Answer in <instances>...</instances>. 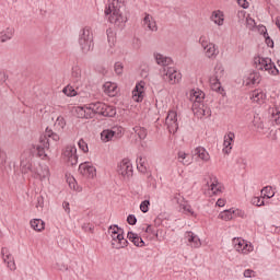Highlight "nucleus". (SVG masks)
Returning <instances> with one entry per match:
<instances>
[{
    "label": "nucleus",
    "mask_w": 280,
    "mask_h": 280,
    "mask_svg": "<svg viewBox=\"0 0 280 280\" xmlns=\"http://www.w3.org/2000/svg\"><path fill=\"white\" fill-rule=\"evenodd\" d=\"M153 56L156 65H160V67H164L163 70H161V75L164 82H170V84H176V82L180 81V79L183 78L180 72H178L175 68L170 67V65H172L173 62L172 58L161 55L160 52H154Z\"/></svg>",
    "instance_id": "obj_3"
},
{
    "label": "nucleus",
    "mask_w": 280,
    "mask_h": 280,
    "mask_svg": "<svg viewBox=\"0 0 280 280\" xmlns=\"http://www.w3.org/2000/svg\"><path fill=\"white\" fill-rule=\"evenodd\" d=\"M269 113L271 115V119L277 126L280 124V106H275L269 108Z\"/></svg>",
    "instance_id": "obj_34"
},
{
    "label": "nucleus",
    "mask_w": 280,
    "mask_h": 280,
    "mask_svg": "<svg viewBox=\"0 0 280 280\" xmlns=\"http://www.w3.org/2000/svg\"><path fill=\"white\" fill-rule=\"evenodd\" d=\"M108 235L112 237V247L119 250L128 246V240L124 237V230L119 225L114 224L108 228Z\"/></svg>",
    "instance_id": "obj_6"
},
{
    "label": "nucleus",
    "mask_w": 280,
    "mask_h": 280,
    "mask_svg": "<svg viewBox=\"0 0 280 280\" xmlns=\"http://www.w3.org/2000/svg\"><path fill=\"white\" fill-rule=\"evenodd\" d=\"M121 137V128L113 127L112 129H105L101 132V139L104 143L113 141V139H119Z\"/></svg>",
    "instance_id": "obj_13"
},
{
    "label": "nucleus",
    "mask_w": 280,
    "mask_h": 280,
    "mask_svg": "<svg viewBox=\"0 0 280 280\" xmlns=\"http://www.w3.org/2000/svg\"><path fill=\"white\" fill-rule=\"evenodd\" d=\"M30 224L32 229L38 233H40V231H45V221L42 219H33L31 220Z\"/></svg>",
    "instance_id": "obj_32"
},
{
    "label": "nucleus",
    "mask_w": 280,
    "mask_h": 280,
    "mask_svg": "<svg viewBox=\"0 0 280 280\" xmlns=\"http://www.w3.org/2000/svg\"><path fill=\"white\" fill-rule=\"evenodd\" d=\"M62 208L66 211V213H68V214L71 213V208H70L69 201H63Z\"/></svg>",
    "instance_id": "obj_52"
},
{
    "label": "nucleus",
    "mask_w": 280,
    "mask_h": 280,
    "mask_svg": "<svg viewBox=\"0 0 280 280\" xmlns=\"http://www.w3.org/2000/svg\"><path fill=\"white\" fill-rule=\"evenodd\" d=\"M252 205H254L255 207H264V205L266 203L264 202V197H253Z\"/></svg>",
    "instance_id": "obj_43"
},
{
    "label": "nucleus",
    "mask_w": 280,
    "mask_h": 280,
    "mask_svg": "<svg viewBox=\"0 0 280 280\" xmlns=\"http://www.w3.org/2000/svg\"><path fill=\"white\" fill-rule=\"evenodd\" d=\"M8 80V75H5V72L0 71V84H3Z\"/></svg>",
    "instance_id": "obj_56"
},
{
    "label": "nucleus",
    "mask_w": 280,
    "mask_h": 280,
    "mask_svg": "<svg viewBox=\"0 0 280 280\" xmlns=\"http://www.w3.org/2000/svg\"><path fill=\"white\" fill-rule=\"evenodd\" d=\"M224 205H226V200H224V199H218V201H217V207H224Z\"/></svg>",
    "instance_id": "obj_60"
},
{
    "label": "nucleus",
    "mask_w": 280,
    "mask_h": 280,
    "mask_svg": "<svg viewBox=\"0 0 280 280\" xmlns=\"http://www.w3.org/2000/svg\"><path fill=\"white\" fill-rule=\"evenodd\" d=\"M63 93L65 95H67L68 97H75V95H78V92L75 91V89H73V86L71 85H67L63 89Z\"/></svg>",
    "instance_id": "obj_41"
},
{
    "label": "nucleus",
    "mask_w": 280,
    "mask_h": 280,
    "mask_svg": "<svg viewBox=\"0 0 280 280\" xmlns=\"http://www.w3.org/2000/svg\"><path fill=\"white\" fill-rule=\"evenodd\" d=\"M70 189H75V178H70L68 180Z\"/></svg>",
    "instance_id": "obj_57"
},
{
    "label": "nucleus",
    "mask_w": 280,
    "mask_h": 280,
    "mask_svg": "<svg viewBox=\"0 0 280 280\" xmlns=\"http://www.w3.org/2000/svg\"><path fill=\"white\" fill-rule=\"evenodd\" d=\"M210 84L212 91H215V93H224V89H222V83H220L218 75L210 78Z\"/></svg>",
    "instance_id": "obj_30"
},
{
    "label": "nucleus",
    "mask_w": 280,
    "mask_h": 280,
    "mask_svg": "<svg viewBox=\"0 0 280 280\" xmlns=\"http://www.w3.org/2000/svg\"><path fill=\"white\" fill-rule=\"evenodd\" d=\"M240 215H244V212H242V210L231 208L229 210L220 212L219 218L221 220H224L225 222H229L230 220H234V218H238Z\"/></svg>",
    "instance_id": "obj_18"
},
{
    "label": "nucleus",
    "mask_w": 280,
    "mask_h": 280,
    "mask_svg": "<svg viewBox=\"0 0 280 280\" xmlns=\"http://www.w3.org/2000/svg\"><path fill=\"white\" fill-rule=\"evenodd\" d=\"M79 45L83 54H89V51H92L93 31L90 26H85L79 32Z\"/></svg>",
    "instance_id": "obj_7"
},
{
    "label": "nucleus",
    "mask_w": 280,
    "mask_h": 280,
    "mask_svg": "<svg viewBox=\"0 0 280 280\" xmlns=\"http://www.w3.org/2000/svg\"><path fill=\"white\" fill-rule=\"evenodd\" d=\"M165 124L171 135L178 132V114L175 110H170L166 116Z\"/></svg>",
    "instance_id": "obj_11"
},
{
    "label": "nucleus",
    "mask_w": 280,
    "mask_h": 280,
    "mask_svg": "<svg viewBox=\"0 0 280 280\" xmlns=\"http://www.w3.org/2000/svg\"><path fill=\"white\" fill-rule=\"evenodd\" d=\"M260 82H261V77L258 74V72H252L245 79L246 86H253L255 84H259Z\"/></svg>",
    "instance_id": "obj_28"
},
{
    "label": "nucleus",
    "mask_w": 280,
    "mask_h": 280,
    "mask_svg": "<svg viewBox=\"0 0 280 280\" xmlns=\"http://www.w3.org/2000/svg\"><path fill=\"white\" fill-rule=\"evenodd\" d=\"M142 25L149 32H159V25H156V20L150 13H144V18L142 20Z\"/></svg>",
    "instance_id": "obj_20"
},
{
    "label": "nucleus",
    "mask_w": 280,
    "mask_h": 280,
    "mask_svg": "<svg viewBox=\"0 0 280 280\" xmlns=\"http://www.w3.org/2000/svg\"><path fill=\"white\" fill-rule=\"evenodd\" d=\"M266 43L269 47H275V42L270 37H266Z\"/></svg>",
    "instance_id": "obj_59"
},
{
    "label": "nucleus",
    "mask_w": 280,
    "mask_h": 280,
    "mask_svg": "<svg viewBox=\"0 0 280 280\" xmlns=\"http://www.w3.org/2000/svg\"><path fill=\"white\" fill-rule=\"evenodd\" d=\"M233 246L235 250L242 255H248V253H253V245L246 242L244 238H233Z\"/></svg>",
    "instance_id": "obj_12"
},
{
    "label": "nucleus",
    "mask_w": 280,
    "mask_h": 280,
    "mask_svg": "<svg viewBox=\"0 0 280 280\" xmlns=\"http://www.w3.org/2000/svg\"><path fill=\"white\" fill-rule=\"evenodd\" d=\"M258 128H260V130H264V124H260Z\"/></svg>",
    "instance_id": "obj_62"
},
{
    "label": "nucleus",
    "mask_w": 280,
    "mask_h": 280,
    "mask_svg": "<svg viewBox=\"0 0 280 280\" xmlns=\"http://www.w3.org/2000/svg\"><path fill=\"white\" fill-rule=\"evenodd\" d=\"M211 22L215 25H224V14L221 11H214L211 15Z\"/></svg>",
    "instance_id": "obj_33"
},
{
    "label": "nucleus",
    "mask_w": 280,
    "mask_h": 280,
    "mask_svg": "<svg viewBox=\"0 0 280 280\" xmlns=\"http://www.w3.org/2000/svg\"><path fill=\"white\" fill-rule=\"evenodd\" d=\"M261 195L264 196L262 198H273L275 197V191H272V187L266 186L261 190Z\"/></svg>",
    "instance_id": "obj_40"
},
{
    "label": "nucleus",
    "mask_w": 280,
    "mask_h": 280,
    "mask_svg": "<svg viewBox=\"0 0 280 280\" xmlns=\"http://www.w3.org/2000/svg\"><path fill=\"white\" fill-rule=\"evenodd\" d=\"M133 131L138 135L139 139L143 140L148 137V130L143 127H133Z\"/></svg>",
    "instance_id": "obj_38"
},
{
    "label": "nucleus",
    "mask_w": 280,
    "mask_h": 280,
    "mask_svg": "<svg viewBox=\"0 0 280 280\" xmlns=\"http://www.w3.org/2000/svg\"><path fill=\"white\" fill-rule=\"evenodd\" d=\"M145 96V82H139L133 91H132V100L133 102H143V97Z\"/></svg>",
    "instance_id": "obj_19"
},
{
    "label": "nucleus",
    "mask_w": 280,
    "mask_h": 280,
    "mask_svg": "<svg viewBox=\"0 0 280 280\" xmlns=\"http://www.w3.org/2000/svg\"><path fill=\"white\" fill-rule=\"evenodd\" d=\"M266 92H264L262 90H254L250 93V100L252 102H254L255 104H265L266 103Z\"/></svg>",
    "instance_id": "obj_24"
},
{
    "label": "nucleus",
    "mask_w": 280,
    "mask_h": 280,
    "mask_svg": "<svg viewBox=\"0 0 280 280\" xmlns=\"http://www.w3.org/2000/svg\"><path fill=\"white\" fill-rule=\"evenodd\" d=\"M233 143H235V133L230 131L224 136L223 140L224 154H231V151L233 150Z\"/></svg>",
    "instance_id": "obj_21"
},
{
    "label": "nucleus",
    "mask_w": 280,
    "mask_h": 280,
    "mask_svg": "<svg viewBox=\"0 0 280 280\" xmlns=\"http://www.w3.org/2000/svg\"><path fill=\"white\" fill-rule=\"evenodd\" d=\"M82 230L85 231V233H93V225H91L90 223H84L82 225Z\"/></svg>",
    "instance_id": "obj_50"
},
{
    "label": "nucleus",
    "mask_w": 280,
    "mask_h": 280,
    "mask_svg": "<svg viewBox=\"0 0 280 280\" xmlns=\"http://www.w3.org/2000/svg\"><path fill=\"white\" fill-rule=\"evenodd\" d=\"M184 240H186V244L190 248H200V246H202L200 237L191 231L185 232Z\"/></svg>",
    "instance_id": "obj_16"
},
{
    "label": "nucleus",
    "mask_w": 280,
    "mask_h": 280,
    "mask_svg": "<svg viewBox=\"0 0 280 280\" xmlns=\"http://www.w3.org/2000/svg\"><path fill=\"white\" fill-rule=\"evenodd\" d=\"M174 200H176L177 205H179L180 209H183L184 213H189L190 215H195L194 209L190 205L185 201V198L180 197V195H176L174 197Z\"/></svg>",
    "instance_id": "obj_25"
},
{
    "label": "nucleus",
    "mask_w": 280,
    "mask_h": 280,
    "mask_svg": "<svg viewBox=\"0 0 280 280\" xmlns=\"http://www.w3.org/2000/svg\"><path fill=\"white\" fill-rule=\"evenodd\" d=\"M38 207L40 209H43V207H45V199L43 198V196L37 197V205L36 208L38 209Z\"/></svg>",
    "instance_id": "obj_51"
},
{
    "label": "nucleus",
    "mask_w": 280,
    "mask_h": 280,
    "mask_svg": "<svg viewBox=\"0 0 280 280\" xmlns=\"http://www.w3.org/2000/svg\"><path fill=\"white\" fill-rule=\"evenodd\" d=\"M199 44L203 49L206 58H209L210 60H215V58H218L220 50H218V46L215 44L209 42L207 36L201 35L199 38Z\"/></svg>",
    "instance_id": "obj_9"
},
{
    "label": "nucleus",
    "mask_w": 280,
    "mask_h": 280,
    "mask_svg": "<svg viewBox=\"0 0 280 280\" xmlns=\"http://www.w3.org/2000/svg\"><path fill=\"white\" fill-rule=\"evenodd\" d=\"M107 40H108V43L112 42V45H113V43H115V34L113 33V30H110V28L107 30Z\"/></svg>",
    "instance_id": "obj_49"
},
{
    "label": "nucleus",
    "mask_w": 280,
    "mask_h": 280,
    "mask_svg": "<svg viewBox=\"0 0 280 280\" xmlns=\"http://www.w3.org/2000/svg\"><path fill=\"white\" fill-rule=\"evenodd\" d=\"M195 154H197L201 161H209V152H207L206 148L197 147Z\"/></svg>",
    "instance_id": "obj_35"
},
{
    "label": "nucleus",
    "mask_w": 280,
    "mask_h": 280,
    "mask_svg": "<svg viewBox=\"0 0 280 280\" xmlns=\"http://www.w3.org/2000/svg\"><path fill=\"white\" fill-rule=\"evenodd\" d=\"M78 145H79V150H81L85 154L86 152H89V144L86 143V141H84V139H80L78 142Z\"/></svg>",
    "instance_id": "obj_44"
},
{
    "label": "nucleus",
    "mask_w": 280,
    "mask_h": 280,
    "mask_svg": "<svg viewBox=\"0 0 280 280\" xmlns=\"http://www.w3.org/2000/svg\"><path fill=\"white\" fill-rule=\"evenodd\" d=\"M55 128L56 130H65V126H67V121L65 120V117L59 116L55 121Z\"/></svg>",
    "instance_id": "obj_37"
},
{
    "label": "nucleus",
    "mask_w": 280,
    "mask_h": 280,
    "mask_svg": "<svg viewBox=\"0 0 280 280\" xmlns=\"http://www.w3.org/2000/svg\"><path fill=\"white\" fill-rule=\"evenodd\" d=\"M20 170L22 174H31L32 178L36 180H49L51 172L47 164H34L32 163V155L30 153H24L21 155Z\"/></svg>",
    "instance_id": "obj_1"
},
{
    "label": "nucleus",
    "mask_w": 280,
    "mask_h": 280,
    "mask_svg": "<svg viewBox=\"0 0 280 280\" xmlns=\"http://www.w3.org/2000/svg\"><path fill=\"white\" fill-rule=\"evenodd\" d=\"M127 222L130 226H135V224H137V217L135 214H129L127 217Z\"/></svg>",
    "instance_id": "obj_48"
},
{
    "label": "nucleus",
    "mask_w": 280,
    "mask_h": 280,
    "mask_svg": "<svg viewBox=\"0 0 280 280\" xmlns=\"http://www.w3.org/2000/svg\"><path fill=\"white\" fill-rule=\"evenodd\" d=\"M253 275H255V271H253V270H250V269H246V270L244 271V277H245L246 279H250V277H253Z\"/></svg>",
    "instance_id": "obj_55"
},
{
    "label": "nucleus",
    "mask_w": 280,
    "mask_h": 280,
    "mask_svg": "<svg viewBox=\"0 0 280 280\" xmlns=\"http://www.w3.org/2000/svg\"><path fill=\"white\" fill-rule=\"evenodd\" d=\"M115 69V73H117V75H121L124 73V63L121 62H116L114 66Z\"/></svg>",
    "instance_id": "obj_46"
},
{
    "label": "nucleus",
    "mask_w": 280,
    "mask_h": 280,
    "mask_svg": "<svg viewBox=\"0 0 280 280\" xmlns=\"http://www.w3.org/2000/svg\"><path fill=\"white\" fill-rule=\"evenodd\" d=\"M214 71H221V73H222L224 70H221V68L215 67Z\"/></svg>",
    "instance_id": "obj_61"
},
{
    "label": "nucleus",
    "mask_w": 280,
    "mask_h": 280,
    "mask_svg": "<svg viewBox=\"0 0 280 280\" xmlns=\"http://www.w3.org/2000/svg\"><path fill=\"white\" fill-rule=\"evenodd\" d=\"M103 91L109 97H115V95H117V83L106 82L103 85Z\"/></svg>",
    "instance_id": "obj_27"
},
{
    "label": "nucleus",
    "mask_w": 280,
    "mask_h": 280,
    "mask_svg": "<svg viewBox=\"0 0 280 280\" xmlns=\"http://www.w3.org/2000/svg\"><path fill=\"white\" fill-rule=\"evenodd\" d=\"M82 78V70L80 67L75 66L72 68V79L74 82H80V79Z\"/></svg>",
    "instance_id": "obj_39"
},
{
    "label": "nucleus",
    "mask_w": 280,
    "mask_h": 280,
    "mask_svg": "<svg viewBox=\"0 0 280 280\" xmlns=\"http://www.w3.org/2000/svg\"><path fill=\"white\" fill-rule=\"evenodd\" d=\"M124 7L122 0H108L105 7V16H109V23L117 25H121V23H126V19L124 14H121V8Z\"/></svg>",
    "instance_id": "obj_5"
},
{
    "label": "nucleus",
    "mask_w": 280,
    "mask_h": 280,
    "mask_svg": "<svg viewBox=\"0 0 280 280\" xmlns=\"http://www.w3.org/2000/svg\"><path fill=\"white\" fill-rule=\"evenodd\" d=\"M192 113L196 117L202 119V117H211V108H209L203 103H192Z\"/></svg>",
    "instance_id": "obj_14"
},
{
    "label": "nucleus",
    "mask_w": 280,
    "mask_h": 280,
    "mask_svg": "<svg viewBox=\"0 0 280 280\" xmlns=\"http://www.w3.org/2000/svg\"><path fill=\"white\" fill-rule=\"evenodd\" d=\"M62 159L68 165H78V148L75 144H68L62 149Z\"/></svg>",
    "instance_id": "obj_10"
},
{
    "label": "nucleus",
    "mask_w": 280,
    "mask_h": 280,
    "mask_svg": "<svg viewBox=\"0 0 280 280\" xmlns=\"http://www.w3.org/2000/svg\"><path fill=\"white\" fill-rule=\"evenodd\" d=\"M51 141L54 143H58L60 141V136L54 130L49 129V127L46 128L45 135L39 137L38 144L36 145L37 155L43 161L49 160V156L47 155V150L51 147Z\"/></svg>",
    "instance_id": "obj_4"
},
{
    "label": "nucleus",
    "mask_w": 280,
    "mask_h": 280,
    "mask_svg": "<svg viewBox=\"0 0 280 280\" xmlns=\"http://www.w3.org/2000/svg\"><path fill=\"white\" fill-rule=\"evenodd\" d=\"M190 102H192V104H202V102H205V93L200 91H194L190 94Z\"/></svg>",
    "instance_id": "obj_31"
},
{
    "label": "nucleus",
    "mask_w": 280,
    "mask_h": 280,
    "mask_svg": "<svg viewBox=\"0 0 280 280\" xmlns=\"http://www.w3.org/2000/svg\"><path fill=\"white\" fill-rule=\"evenodd\" d=\"M12 36H14V30L12 27H7L4 31L0 32V43L12 40Z\"/></svg>",
    "instance_id": "obj_29"
},
{
    "label": "nucleus",
    "mask_w": 280,
    "mask_h": 280,
    "mask_svg": "<svg viewBox=\"0 0 280 280\" xmlns=\"http://www.w3.org/2000/svg\"><path fill=\"white\" fill-rule=\"evenodd\" d=\"M254 62L259 71H267L269 75H279V69H277L272 59L268 57H256Z\"/></svg>",
    "instance_id": "obj_8"
},
{
    "label": "nucleus",
    "mask_w": 280,
    "mask_h": 280,
    "mask_svg": "<svg viewBox=\"0 0 280 280\" xmlns=\"http://www.w3.org/2000/svg\"><path fill=\"white\" fill-rule=\"evenodd\" d=\"M136 163L137 170H139V172H141L142 174H145V172H148V167L145 166V158L138 156Z\"/></svg>",
    "instance_id": "obj_36"
},
{
    "label": "nucleus",
    "mask_w": 280,
    "mask_h": 280,
    "mask_svg": "<svg viewBox=\"0 0 280 280\" xmlns=\"http://www.w3.org/2000/svg\"><path fill=\"white\" fill-rule=\"evenodd\" d=\"M7 159L5 153L0 150V165H5Z\"/></svg>",
    "instance_id": "obj_53"
},
{
    "label": "nucleus",
    "mask_w": 280,
    "mask_h": 280,
    "mask_svg": "<svg viewBox=\"0 0 280 280\" xmlns=\"http://www.w3.org/2000/svg\"><path fill=\"white\" fill-rule=\"evenodd\" d=\"M142 231H144V233H148L149 235H159L154 231V228L152 225H147L145 228H142Z\"/></svg>",
    "instance_id": "obj_47"
},
{
    "label": "nucleus",
    "mask_w": 280,
    "mask_h": 280,
    "mask_svg": "<svg viewBox=\"0 0 280 280\" xmlns=\"http://www.w3.org/2000/svg\"><path fill=\"white\" fill-rule=\"evenodd\" d=\"M177 159L183 165H189V161H185V159H187V153H185V151H179L177 153Z\"/></svg>",
    "instance_id": "obj_42"
},
{
    "label": "nucleus",
    "mask_w": 280,
    "mask_h": 280,
    "mask_svg": "<svg viewBox=\"0 0 280 280\" xmlns=\"http://www.w3.org/2000/svg\"><path fill=\"white\" fill-rule=\"evenodd\" d=\"M247 25H250L252 27H255V20L252 18H246Z\"/></svg>",
    "instance_id": "obj_58"
},
{
    "label": "nucleus",
    "mask_w": 280,
    "mask_h": 280,
    "mask_svg": "<svg viewBox=\"0 0 280 280\" xmlns=\"http://www.w3.org/2000/svg\"><path fill=\"white\" fill-rule=\"evenodd\" d=\"M238 5H241V8H244V10H246L248 8V1L247 0H237Z\"/></svg>",
    "instance_id": "obj_54"
},
{
    "label": "nucleus",
    "mask_w": 280,
    "mask_h": 280,
    "mask_svg": "<svg viewBox=\"0 0 280 280\" xmlns=\"http://www.w3.org/2000/svg\"><path fill=\"white\" fill-rule=\"evenodd\" d=\"M79 172L86 178H95L97 175V170L90 162L81 163L79 165Z\"/></svg>",
    "instance_id": "obj_17"
},
{
    "label": "nucleus",
    "mask_w": 280,
    "mask_h": 280,
    "mask_svg": "<svg viewBox=\"0 0 280 280\" xmlns=\"http://www.w3.org/2000/svg\"><path fill=\"white\" fill-rule=\"evenodd\" d=\"M1 255L4 264H7L8 268L11 270H16V262H14V256L10 254V250L7 247H2Z\"/></svg>",
    "instance_id": "obj_22"
},
{
    "label": "nucleus",
    "mask_w": 280,
    "mask_h": 280,
    "mask_svg": "<svg viewBox=\"0 0 280 280\" xmlns=\"http://www.w3.org/2000/svg\"><path fill=\"white\" fill-rule=\"evenodd\" d=\"M127 240H129V242H132V244L136 245L138 248H143V246H145V242L143 241V238L135 232H128Z\"/></svg>",
    "instance_id": "obj_26"
},
{
    "label": "nucleus",
    "mask_w": 280,
    "mask_h": 280,
    "mask_svg": "<svg viewBox=\"0 0 280 280\" xmlns=\"http://www.w3.org/2000/svg\"><path fill=\"white\" fill-rule=\"evenodd\" d=\"M140 210L142 213H148L150 211V200H144L140 203Z\"/></svg>",
    "instance_id": "obj_45"
},
{
    "label": "nucleus",
    "mask_w": 280,
    "mask_h": 280,
    "mask_svg": "<svg viewBox=\"0 0 280 280\" xmlns=\"http://www.w3.org/2000/svg\"><path fill=\"white\" fill-rule=\"evenodd\" d=\"M117 172L122 178H130L132 176V163L129 160H122L118 165Z\"/></svg>",
    "instance_id": "obj_15"
},
{
    "label": "nucleus",
    "mask_w": 280,
    "mask_h": 280,
    "mask_svg": "<svg viewBox=\"0 0 280 280\" xmlns=\"http://www.w3.org/2000/svg\"><path fill=\"white\" fill-rule=\"evenodd\" d=\"M209 189L210 191H212V196H218V194H222V190L224 189V187L220 182H218V177L211 176Z\"/></svg>",
    "instance_id": "obj_23"
},
{
    "label": "nucleus",
    "mask_w": 280,
    "mask_h": 280,
    "mask_svg": "<svg viewBox=\"0 0 280 280\" xmlns=\"http://www.w3.org/2000/svg\"><path fill=\"white\" fill-rule=\"evenodd\" d=\"M78 116L81 119H93L95 115L103 117H115L117 109L112 105H106L103 102H95L77 108Z\"/></svg>",
    "instance_id": "obj_2"
}]
</instances>
